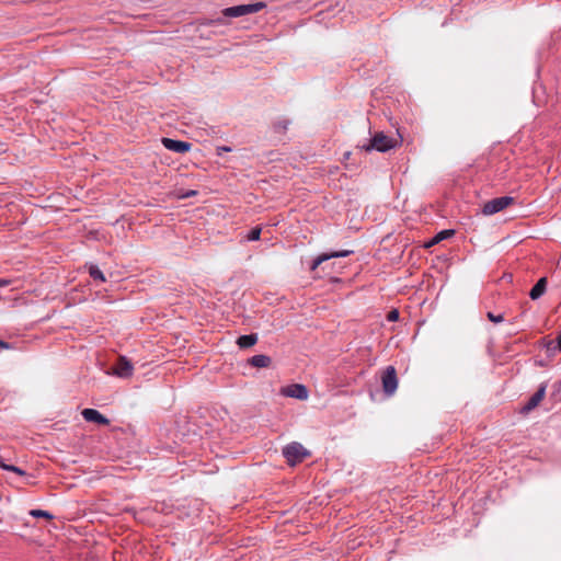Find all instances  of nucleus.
Listing matches in <instances>:
<instances>
[{"label": "nucleus", "instance_id": "9", "mask_svg": "<svg viewBox=\"0 0 561 561\" xmlns=\"http://www.w3.org/2000/svg\"><path fill=\"white\" fill-rule=\"evenodd\" d=\"M546 396V387L541 386L527 401V403L520 409V413L528 414L535 408H537Z\"/></svg>", "mask_w": 561, "mask_h": 561}, {"label": "nucleus", "instance_id": "19", "mask_svg": "<svg viewBox=\"0 0 561 561\" xmlns=\"http://www.w3.org/2000/svg\"><path fill=\"white\" fill-rule=\"evenodd\" d=\"M260 236H261V228H260V227H255V228H253V229L249 232V234H248L247 239H248L249 241H256V240H259V239H260Z\"/></svg>", "mask_w": 561, "mask_h": 561}, {"label": "nucleus", "instance_id": "21", "mask_svg": "<svg viewBox=\"0 0 561 561\" xmlns=\"http://www.w3.org/2000/svg\"><path fill=\"white\" fill-rule=\"evenodd\" d=\"M486 316H488V319L494 323H500L504 320V316L502 313L495 316L492 312H488Z\"/></svg>", "mask_w": 561, "mask_h": 561}, {"label": "nucleus", "instance_id": "20", "mask_svg": "<svg viewBox=\"0 0 561 561\" xmlns=\"http://www.w3.org/2000/svg\"><path fill=\"white\" fill-rule=\"evenodd\" d=\"M34 517L51 518L53 516L47 511L32 510L30 513Z\"/></svg>", "mask_w": 561, "mask_h": 561}, {"label": "nucleus", "instance_id": "1", "mask_svg": "<svg viewBox=\"0 0 561 561\" xmlns=\"http://www.w3.org/2000/svg\"><path fill=\"white\" fill-rule=\"evenodd\" d=\"M398 145H399L398 139L391 138V137L385 135L383 133H377L371 138V140L369 141L368 145L362 146V149H364L367 152L371 151L373 149L380 151V152H386V151L397 147Z\"/></svg>", "mask_w": 561, "mask_h": 561}, {"label": "nucleus", "instance_id": "16", "mask_svg": "<svg viewBox=\"0 0 561 561\" xmlns=\"http://www.w3.org/2000/svg\"><path fill=\"white\" fill-rule=\"evenodd\" d=\"M0 468L3 469V470H8V471H11V472H14L19 476H25L26 472L24 470H22L21 468L16 467V466H13V465H8L4 462V460L2 458H0Z\"/></svg>", "mask_w": 561, "mask_h": 561}, {"label": "nucleus", "instance_id": "13", "mask_svg": "<svg viewBox=\"0 0 561 561\" xmlns=\"http://www.w3.org/2000/svg\"><path fill=\"white\" fill-rule=\"evenodd\" d=\"M249 363L253 367L263 368V367H268L271 365L272 360H271V357L263 355V354H259V355L252 356L249 359Z\"/></svg>", "mask_w": 561, "mask_h": 561}, {"label": "nucleus", "instance_id": "26", "mask_svg": "<svg viewBox=\"0 0 561 561\" xmlns=\"http://www.w3.org/2000/svg\"><path fill=\"white\" fill-rule=\"evenodd\" d=\"M222 150H224V151H229L230 149H229V148H227V147H224V148H222Z\"/></svg>", "mask_w": 561, "mask_h": 561}, {"label": "nucleus", "instance_id": "11", "mask_svg": "<svg viewBox=\"0 0 561 561\" xmlns=\"http://www.w3.org/2000/svg\"><path fill=\"white\" fill-rule=\"evenodd\" d=\"M81 414L87 422H94V423H98L101 425L110 424V420L107 417H105L103 414H101L98 410L84 409L81 412Z\"/></svg>", "mask_w": 561, "mask_h": 561}, {"label": "nucleus", "instance_id": "7", "mask_svg": "<svg viewBox=\"0 0 561 561\" xmlns=\"http://www.w3.org/2000/svg\"><path fill=\"white\" fill-rule=\"evenodd\" d=\"M353 251L352 250H342V251H335V252H331V253H322L320 255H318L311 266H310V270L313 272L316 271L323 262L330 260V259H334V257H345V256H348L350 254H352Z\"/></svg>", "mask_w": 561, "mask_h": 561}, {"label": "nucleus", "instance_id": "2", "mask_svg": "<svg viewBox=\"0 0 561 561\" xmlns=\"http://www.w3.org/2000/svg\"><path fill=\"white\" fill-rule=\"evenodd\" d=\"M283 456L288 465L295 466L309 457L310 453L300 443L293 442L283 448Z\"/></svg>", "mask_w": 561, "mask_h": 561}, {"label": "nucleus", "instance_id": "25", "mask_svg": "<svg viewBox=\"0 0 561 561\" xmlns=\"http://www.w3.org/2000/svg\"><path fill=\"white\" fill-rule=\"evenodd\" d=\"M558 346H559V350L561 351V335L558 337Z\"/></svg>", "mask_w": 561, "mask_h": 561}, {"label": "nucleus", "instance_id": "3", "mask_svg": "<svg viewBox=\"0 0 561 561\" xmlns=\"http://www.w3.org/2000/svg\"><path fill=\"white\" fill-rule=\"evenodd\" d=\"M263 8H265L264 2L240 4V5L226 8L222 11V14L227 18H239V16L256 13V12L261 11Z\"/></svg>", "mask_w": 561, "mask_h": 561}, {"label": "nucleus", "instance_id": "18", "mask_svg": "<svg viewBox=\"0 0 561 561\" xmlns=\"http://www.w3.org/2000/svg\"><path fill=\"white\" fill-rule=\"evenodd\" d=\"M454 234V230H443L437 233L432 243H438L439 241L447 239Z\"/></svg>", "mask_w": 561, "mask_h": 561}, {"label": "nucleus", "instance_id": "15", "mask_svg": "<svg viewBox=\"0 0 561 561\" xmlns=\"http://www.w3.org/2000/svg\"><path fill=\"white\" fill-rule=\"evenodd\" d=\"M89 274L94 280L105 282L103 272L96 265L89 266Z\"/></svg>", "mask_w": 561, "mask_h": 561}, {"label": "nucleus", "instance_id": "14", "mask_svg": "<svg viewBox=\"0 0 561 561\" xmlns=\"http://www.w3.org/2000/svg\"><path fill=\"white\" fill-rule=\"evenodd\" d=\"M257 342L256 334L241 335L237 340V344L240 348H248L253 346Z\"/></svg>", "mask_w": 561, "mask_h": 561}, {"label": "nucleus", "instance_id": "23", "mask_svg": "<svg viewBox=\"0 0 561 561\" xmlns=\"http://www.w3.org/2000/svg\"><path fill=\"white\" fill-rule=\"evenodd\" d=\"M9 347H10V345L7 342L0 340V348H9Z\"/></svg>", "mask_w": 561, "mask_h": 561}, {"label": "nucleus", "instance_id": "22", "mask_svg": "<svg viewBox=\"0 0 561 561\" xmlns=\"http://www.w3.org/2000/svg\"><path fill=\"white\" fill-rule=\"evenodd\" d=\"M387 319L389 321H397L399 319V311L396 309L389 311L387 314Z\"/></svg>", "mask_w": 561, "mask_h": 561}, {"label": "nucleus", "instance_id": "4", "mask_svg": "<svg viewBox=\"0 0 561 561\" xmlns=\"http://www.w3.org/2000/svg\"><path fill=\"white\" fill-rule=\"evenodd\" d=\"M382 390L387 396H392L398 388L397 371L393 366L386 367L381 373Z\"/></svg>", "mask_w": 561, "mask_h": 561}, {"label": "nucleus", "instance_id": "12", "mask_svg": "<svg viewBox=\"0 0 561 561\" xmlns=\"http://www.w3.org/2000/svg\"><path fill=\"white\" fill-rule=\"evenodd\" d=\"M546 288H547V278L546 277H541L535 284V286L531 288V290L529 293L530 298L533 300H536V299L540 298L545 294Z\"/></svg>", "mask_w": 561, "mask_h": 561}, {"label": "nucleus", "instance_id": "5", "mask_svg": "<svg viewBox=\"0 0 561 561\" xmlns=\"http://www.w3.org/2000/svg\"><path fill=\"white\" fill-rule=\"evenodd\" d=\"M514 203V198L510 196H502L493 198L483 205L482 213L484 215L496 214Z\"/></svg>", "mask_w": 561, "mask_h": 561}, {"label": "nucleus", "instance_id": "10", "mask_svg": "<svg viewBox=\"0 0 561 561\" xmlns=\"http://www.w3.org/2000/svg\"><path fill=\"white\" fill-rule=\"evenodd\" d=\"M283 393L287 397L296 398L299 400H306L308 398L307 388L300 383L287 386L283 389Z\"/></svg>", "mask_w": 561, "mask_h": 561}, {"label": "nucleus", "instance_id": "6", "mask_svg": "<svg viewBox=\"0 0 561 561\" xmlns=\"http://www.w3.org/2000/svg\"><path fill=\"white\" fill-rule=\"evenodd\" d=\"M133 371L134 367L130 360L125 356H119L113 367V374L119 378H129L133 376Z\"/></svg>", "mask_w": 561, "mask_h": 561}, {"label": "nucleus", "instance_id": "17", "mask_svg": "<svg viewBox=\"0 0 561 561\" xmlns=\"http://www.w3.org/2000/svg\"><path fill=\"white\" fill-rule=\"evenodd\" d=\"M0 468L3 469V470H8V471H11V472H14L19 476H25L26 472L24 470H22L21 468L16 467V466H13V465H8L4 462V460L2 458H0Z\"/></svg>", "mask_w": 561, "mask_h": 561}, {"label": "nucleus", "instance_id": "8", "mask_svg": "<svg viewBox=\"0 0 561 561\" xmlns=\"http://www.w3.org/2000/svg\"><path fill=\"white\" fill-rule=\"evenodd\" d=\"M162 145L170 151L179 152V153H185L191 150L192 144L182 141V140H175L171 138H162Z\"/></svg>", "mask_w": 561, "mask_h": 561}, {"label": "nucleus", "instance_id": "24", "mask_svg": "<svg viewBox=\"0 0 561 561\" xmlns=\"http://www.w3.org/2000/svg\"><path fill=\"white\" fill-rule=\"evenodd\" d=\"M195 194H196V192H195V191H191V192L186 193V194H185V195H183V196H184V197H190V196H193V195H195Z\"/></svg>", "mask_w": 561, "mask_h": 561}]
</instances>
